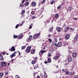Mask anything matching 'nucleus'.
<instances>
[{
    "instance_id": "a211bd4d",
    "label": "nucleus",
    "mask_w": 78,
    "mask_h": 78,
    "mask_svg": "<svg viewBox=\"0 0 78 78\" xmlns=\"http://www.w3.org/2000/svg\"><path fill=\"white\" fill-rule=\"evenodd\" d=\"M69 29V27L68 26L67 27H65V32L66 33L68 30Z\"/></svg>"
},
{
    "instance_id": "052dcab7",
    "label": "nucleus",
    "mask_w": 78,
    "mask_h": 78,
    "mask_svg": "<svg viewBox=\"0 0 78 78\" xmlns=\"http://www.w3.org/2000/svg\"><path fill=\"white\" fill-rule=\"evenodd\" d=\"M36 75V73H34L33 74L34 76H35Z\"/></svg>"
},
{
    "instance_id": "a19ab883",
    "label": "nucleus",
    "mask_w": 78,
    "mask_h": 78,
    "mask_svg": "<svg viewBox=\"0 0 78 78\" xmlns=\"http://www.w3.org/2000/svg\"><path fill=\"white\" fill-rule=\"evenodd\" d=\"M77 38L76 37H75L74 39V41H77Z\"/></svg>"
},
{
    "instance_id": "bb28decb",
    "label": "nucleus",
    "mask_w": 78,
    "mask_h": 78,
    "mask_svg": "<svg viewBox=\"0 0 78 78\" xmlns=\"http://www.w3.org/2000/svg\"><path fill=\"white\" fill-rule=\"evenodd\" d=\"M68 11H71L72 9L71 7H69L68 8Z\"/></svg>"
},
{
    "instance_id": "680f3d73",
    "label": "nucleus",
    "mask_w": 78,
    "mask_h": 78,
    "mask_svg": "<svg viewBox=\"0 0 78 78\" xmlns=\"http://www.w3.org/2000/svg\"><path fill=\"white\" fill-rule=\"evenodd\" d=\"M31 28H32V26H30L29 27V29H31Z\"/></svg>"
},
{
    "instance_id": "c756f323",
    "label": "nucleus",
    "mask_w": 78,
    "mask_h": 78,
    "mask_svg": "<svg viewBox=\"0 0 78 78\" xmlns=\"http://www.w3.org/2000/svg\"><path fill=\"white\" fill-rule=\"evenodd\" d=\"M44 78H47L48 77V76H47V74L45 73L44 75Z\"/></svg>"
},
{
    "instance_id": "f3484780",
    "label": "nucleus",
    "mask_w": 78,
    "mask_h": 78,
    "mask_svg": "<svg viewBox=\"0 0 78 78\" xmlns=\"http://www.w3.org/2000/svg\"><path fill=\"white\" fill-rule=\"evenodd\" d=\"M16 56V54H15L14 53H13L12 55H10V57L11 58H12L13 57Z\"/></svg>"
},
{
    "instance_id": "a18cd8bd",
    "label": "nucleus",
    "mask_w": 78,
    "mask_h": 78,
    "mask_svg": "<svg viewBox=\"0 0 78 78\" xmlns=\"http://www.w3.org/2000/svg\"><path fill=\"white\" fill-rule=\"evenodd\" d=\"M15 77H16V78H20V76H19V75H17L15 76Z\"/></svg>"
},
{
    "instance_id": "a878e982",
    "label": "nucleus",
    "mask_w": 78,
    "mask_h": 78,
    "mask_svg": "<svg viewBox=\"0 0 78 78\" xmlns=\"http://www.w3.org/2000/svg\"><path fill=\"white\" fill-rule=\"evenodd\" d=\"M69 44L67 43H63V45L64 47H66L67 45H68Z\"/></svg>"
},
{
    "instance_id": "2f4dec72",
    "label": "nucleus",
    "mask_w": 78,
    "mask_h": 78,
    "mask_svg": "<svg viewBox=\"0 0 78 78\" xmlns=\"http://www.w3.org/2000/svg\"><path fill=\"white\" fill-rule=\"evenodd\" d=\"M55 1H53V0L51 1V5H53V4L54 3H55Z\"/></svg>"
},
{
    "instance_id": "79ce46f5",
    "label": "nucleus",
    "mask_w": 78,
    "mask_h": 78,
    "mask_svg": "<svg viewBox=\"0 0 78 78\" xmlns=\"http://www.w3.org/2000/svg\"><path fill=\"white\" fill-rule=\"evenodd\" d=\"M70 30H71V31H74V30H75V29H73L72 27H70Z\"/></svg>"
},
{
    "instance_id": "58836bf2",
    "label": "nucleus",
    "mask_w": 78,
    "mask_h": 78,
    "mask_svg": "<svg viewBox=\"0 0 78 78\" xmlns=\"http://www.w3.org/2000/svg\"><path fill=\"white\" fill-rule=\"evenodd\" d=\"M19 26V24L17 25L15 27V28H18V27Z\"/></svg>"
},
{
    "instance_id": "6e6d98bb",
    "label": "nucleus",
    "mask_w": 78,
    "mask_h": 78,
    "mask_svg": "<svg viewBox=\"0 0 78 78\" xmlns=\"http://www.w3.org/2000/svg\"><path fill=\"white\" fill-rule=\"evenodd\" d=\"M44 64H47L48 63V62L47 61H44Z\"/></svg>"
},
{
    "instance_id": "39448f33",
    "label": "nucleus",
    "mask_w": 78,
    "mask_h": 78,
    "mask_svg": "<svg viewBox=\"0 0 78 78\" xmlns=\"http://www.w3.org/2000/svg\"><path fill=\"white\" fill-rule=\"evenodd\" d=\"M59 56H60V55L54 56L53 57V59H58L59 58Z\"/></svg>"
},
{
    "instance_id": "49530a36",
    "label": "nucleus",
    "mask_w": 78,
    "mask_h": 78,
    "mask_svg": "<svg viewBox=\"0 0 78 78\" xmlns=\"http://www.w3.org/2000/svg\"><path fill=\"white\" fill-rule=\"evenodd\" d=\"M69 75H72V76H73V73L72 72L69 73Z\"/></svg>"
},
{
    "instance_id": "9b49d317",
    "label": "nucleus",
    "mask_w": 78,
    "mask_h": 78,
    "mask_svg": "<svg viewBox=\"0 0 78 78\" xmlns=\"http://www.w3.org/2000/svg\"><path fill=\"white\" fill-rule=\"evenodd\" d=\"M69 37H70V35L67 34L65 35V39H66V40H67L69 39Z\"/></svg>"
},
{
    "instance_id": "6ab92c4d",
    "label": "nucleus",
    "mask_w": 78,
    "mask_h": 78,
    "mask_svg": "<svg viewBox=\"0 0 78 78\" xmlns=\"http://www.w3.org/2000/svg\"><path fill=\"white\" fill-rule=\"evenodd\" d=\"M48 63H50L51 62V58H48Z\"/></svg>"
},
{
    "instance_id": "0e129e2a",
    "label": "nucleus",
    "mask_w": 78,
    "mask_h": 78,
    "mask_svg": "<svg viewBox=\"0 0 78 78\" xmlns=\"http://www.w3.org/2000/svg\"><path fill=\"white\" fill-rule=\"evenodd\" d=\"M2 54L3 55H5V52H2Z\"/></svg>"
},
{
    "instance_id": "1a4fd4ad",
    "label": "nucleus",
    "mask_w": 78,
    "mask_h": 78,
    "mask_svg": "<svg viewBox=\"0 0 78 78\" xmlns=\"http://www.w3.org/2000/svg\"><path fill=\"white\" fill-rule=\"evenodd\" d=\"M77 55V53L76 52H73L72 53L73 58H76Z\"/></svg>"
},
{
    "instance_id": "603ef678",
    "label": "nucleus",
    "mask_w": 78,
    "mask_h": 78,
    "mask_svg": "<svg viewBox=\"0 0 78 78\" xmlns=\"http://www.w3.org/2000/svg\"><path fill=\"white\" fill-rule=\"evenodd\" d=\"M66 75H68L69 73V71H66Z\"/></svg>"
},
{
    "instance_id": "ddd939ff",
    "label": "nucleus",
    "mask_w": 78,
    "mask_h": 78,
    "mask_svg": "<svg viewBox=\"0 0 78 78\" xmlns=\"http://www.w3.org/2000/svg\"><path fill=\"white\" fill-rule=\"evenodd\" d=\"M32 37H33V36L32 35H30L29 36V38H27V42H29V41H30V40L32 38Z\"/></svg>"
},
{
    "instance_id": "e433bc0d",
    "label": "nucleus",
    "mask_w": 78,
    "mask_h": 78,
    "mask_svg": "<svg viewBox=\"0 0 78 78\" xmlns=\"http://www.w3.org/2000/svg\"><path fill=\"white\" fill-rule=\"evenodd\" d=\"M45 1H46V0H43L42 2V4H44V3H45Z\"/></svg>"
},
{
    "instance_id": "ea45409f",
    "label": "nucleus",
    "mask_w": 78,
    "mask_h": 78,
    "mask_svg": "<svg viewBox=\"0 0 78 78\" xmlns=\"http://www.w3.org/2000/svg\"><path fill=\"white\" fill-rule=\"evenodd\" d=\"M36 18V16H32V17L31 18V19H35Z\"/></svg>"
},
{
    "instance_id": "c9c22d12",
    "label": "nucleus",
    "mask_w": 78,
    "mask_h": 78,
    "mask_svg": "<svg viewBox=\"0 0 78 78\" xmlns=\"http://www.w3.org/2000/svg\"><path fill=\"white\" fill-rule=\"evenodd\" d=\"M0 76H3V73H0Z\"/></svg>"
},
{
    "instance_id": "4c0bfd02",
    "label": "nucleus",
    "mask_w": 78,
    "mask_h": 78,
    "mask_svg": "<svg viewBox=\"0 0 78 78\" xmlns=\"http://www.w3.org/2000/svg\"><path fill=\"white\" fill-rule=\"evenodd\" d=\"M61 8V6L60 5L58 6L57 7V9H60Z\"/></svg>"
},
{
    "instance_id": "6e6552de",
    "label": "nucleus",
    "mask_w": 78,
    "mask_h": 78,
    "mask_svg": "<svg viewBox=\"0 0 78 78\" xmlns=\"http://www.w3.org/2000/svg\"><path fill=\"white\" fill-rule=\"evenodd\" d=\"M6 65V62H2L1 63V67H3V66H5Z\"/></svg>"
},
{
    "instance_id": "20e7f679",
    "label": "nucleus",
    "mask_w": 78,
    "mask_h": 78,
    "mask_svg": "<svg viewBox=\"0 0 78 78\" xmlns=\"http://www.w3.org/2000/svg\"><path fill=\"white\" fill-rule=\"evenodd\" d=\"M46 52V50H44L43 51V50H41L39 52V54L40 56H42L43 54V53H45Z\"/></svg>"
},
{
    "instance_id": "423d86ee",
    "label": "nucleus",
    "mask_w": 78,
    "mask_h": 78,
    "mask_svg": "<svg viewBox=\"0 0 78 78\" xmlns=\"http://www.w3.org/2000/svg\"><path fill=\"white\" fill-rule=\"evenodd\" d=\"M56 30L57 31H58V33H59V32H61V27H57L56 28Z\"/></svg>"
},
{
    "instance_id": "864d4df0",
    "label": "nucleus",
    "mask_w": 78,
    "mask_h": 78,
    "mask_svg": "<svg viewBox=\"0 0 78 78\" xmlns=\"http://www.w3.org/2000/svg\"><path fill=\"white\" fill-rule=\"evenodd\" d=\"M62 72H66V71H65V69H63L62 70Z\"/></svg>"
},
{
    "instance_id": "473e14b6",
    "label": "nucleus",
    "mask_w": 78,
    "mask_h": 78,
    "mask_svg": "<svg viewBox=\"0 0 78 78\" xmlns=\"http://www.w3.org/2000/svg\"><path fill=\"white\" fill-rule=\"evenodd\" d=\"M17 37H18V36L17 35H13V38H14V39H16L17 38Z\"/></svg>"
},
{
    "instance_id": "774afa93",
    "label": "nucleus",
    "mask_w": 78,
    "mask_h": 78,
    "mask_svg": "<svg viewBox=\"0 0 78 78\" xmlns=\"http://www.w3.org/2000/svg\"><path fill=\"white\" fill-rule=\"evenodd\" d=\"M61 5H64V2H62L61 4Z\"/></svg>"
},
{
    "instance_id": "393cba45",
    "label": "nucleus",
    "mask_w": 78,
    "mask_h": 78,
    "mask_svg": "<svg viewBox=\"0 0 78 78\" xmlns=\"http://www.w3.org/2000/svg\"><path fill=\"white\" fill-rule=\"evenodd\" d=\"M53 27H51L49 29V31L50 32H51L53 31Z\"/></svg>"
},
{
    "instance_id": "7c9ffc66",
    "label": "nucleus",
    "mask_w": 78,
    "mask_h": 78,
    "mask_svg": "<svg viewBox=\"0 0 78 78\" xmlns=\"http://www.w3.org/2000/svg\"><path fill=\"white\" fill-rule=\"evenodd\" d=\"M55 17L56 18H58L59 17V14H56L55 15Z\"/></svg>"
},
{
    "instance_id": "aec40b11",
    "label": "nucleus",
    "mask_w": 78,
    "mask_h": 78,
    "mask_svg": "<svg viewBox=\"0 0 78 78\" xmlns=\"http://www.w3.org/2000/svg\"><path fill=\"white\" fill-rule=\"evenodd\" d=\"M57 51L56 49H54L53 48H52L51 49V52L52 53H53L54 51Z\"/></svg>"
},
{
    "instance_id": "5701e85b",
    "label": "nucleus",
    "mask_w": 78,
    "mask_h": 78,
    "mask_svg": "<svg viewBox=\"0 0 78 78\" xmlns=\"http://www.w3.org/2000/svg\"><path fill=\"white\" fill-rule=\"evenodd\" d=\"M29 4H30V3L29 2H27L24 4V5H25V6H28L29 5Z\"/></svg>"
},
{
    "instance_id": "37998d69",
    "label": "nucleus",
    "mask_w": 78,
    "mask_h": 78,
    "mask_svg": "<svg viewBox=\"0 0 78 78\" xmlns=\"http://www.w3.org/2000/svg\"><path fill=\"white\" fill-rule=\"evenodd\" d=\"M31 13L32 15H34V14L35 13V12H34V11H32L31 12Z\"/></svg>"
},
{
    "instance_id": "13d9d810",
    "label": "nucleus",
    "mask_w": 78,
    "mask_h": 78,
    "mask_svg": "<svg viewBox=\"0 0 78 78\" xmlns=\"http://www.w3.org/2000/svg\"><path fill=\"white\" fill-rule=\"evenodd\" d=\"M73 75H75V72H73Z\"/></svg>"
},
{
    "instance_id": "5fc2aeb1",
    "label": "nucleus",
    "mask_w": 78,
    "mask_h": 78,
    "mask_svg": "<svg viewBox=\"0 0 78 78\" xmlns=\"http://www.w3.org/2000/svg\"><path fill=\"white\" fill-rule=\"evenodd\" d=\"M75 37H76L77 38H78V34H76V35Z\"/></svg>"
},
{
    "instance_id": "412c9836",
    "label": "nucleus",
    "mask_w": 78,
    "mask_h": 78,
    "mask_svg": "<svg viewBox=\"0 0 78 78\" xmlns=\"http://www.w3.org/2000/svg\"><path fill=\"white\" fill-rule=\"evenodd\" d=\"M25 10H22L21 12L22 15H24L25 14Z\"/></svg>"
},
{
    "instance_id": "8fccbe9b",
    "label": "nucleus",
    "mask_w": 78,
    "mask_h": 78,
    "mask_svg": "<svg viewBox=\"0 0 78 78\" xmlns=\"http://www.w3.org/2000/svg\"><path fill=\"white\" fill-rule=\"evenodd\" d=\"M5 73V75H8L9 74V73H8V71H6Z\"/></svg>"
},
{
    "instance_id": "4be33fe9",
    "label": "nucleus",
    "mask_w": 78,
    "mask_h": 78,
    "mask_svg": "<svg viewBox=\"0 0 78 78\" xmlns=\"http://www.w3.org/2000/svg\"><path fill=\"white\" fill-rule=\"evenodd\" d=\"M34 67V69H36L38 67V65H36L34 66V65H33Z\"/></svg>"
},
{
    "instance_id": "de8ad7c7",
    "label": "nucleus",
    "mask_w": 78,
    "mask_h": 78,
    "mask_svg": "<svg viewBox=\"0 0 78 78\" xmlns=\"http://www.w3.org/2000/svg\"><path fill=\"white\" fill-rule=\"evenodd\" d=\"M52 34H49L48 35V37H51V36H52Z\"/></svg>"
},
{
    "instance_id": "0eeeda50",
    "label": "nucleus",
    "mask_w": 78,
    "mask_h": 78,
    "mask_svg": "<svg viewBox=\"0 0 78 78\" xmlns=\"http://www.w3.org/2000/svg\"><path fill=\"white\" fill-rule=\"evenodd\" d=\"M9 50L10 51H14L16 50V49H15L14 46H12V48H11V50L10 49H9Z\"/></svg>"
},
{
    "instance_id": "9d476101",
    "label": "nucleus",
    "mask_w": 78,
    "mask_h": 78,
    "mask_svg": "<svg viewBox=\"0 0 78 78\" xmlns=\"http://www.w3.org/2000/svg\"><path fill=\"white\" fill-rule=\"evenodd\" d=\"M72 58L71 57H68V63H69V62H72Z\"/></svg>"
},
{
    "instance_id": "7ed1b4c3",
    "label": "nucleus",
    "mask_w": 78,
    "mask_h": 78,
    "mask_svg": "<svg viewBox=\"0 0 78 78\" xmlns=\"http://www.w3.org/2000/svg\"><path fill=\"white\" fill-rule=\"evenodd\" d=\"M31 47H32V46H29L25 50L26 53H30V52L31 51Z\"/></svg>"
},
{
    "instance_id": "3c124183",
    "label": "nucleus",
    "mask_w": 78,
    "mask_h": 78,
    "mask_svg": "<svg viewBox=\"0 0 78 78\" xmlns=\"http://www.w3.org/2000/svg\"><path fill=\"white\" fill-rule=\"evenodd\" d=\"M13 61H14V59H12L10 61V62H12V63H13L14 62H13Z\"/></svg>"
},
{
    "instance_id": "09e8293b",
    "label": "nucleus",
    "mask_w": 78,
    "mask_h": 78,
    "mask_svg": "<svg viewBox=\"0 0 78 78\" xmlns=\"http://www.w3.org/2000/svg\"><path fill=\"white\" fill-rule=\"evenodd\" d=\"M48 56H49V57H51V54H50V53L48 54Z\"/></svg>"
},
{
    "instance_id": "c03bdc74",
    "label": "nucleus",
    "mask_w": 78,
    "mask_h": 78,
    "mask_svg": "<svg viewBox=\"0 0 78 78\" xmlns=\"http://www.w3.org/2000/svg\"><path fill=\"white\" fill-rule=\"evenodd\" d=\"M48 40L49 41L50 43H51V42H52V40H51V39H49Z\"/></svg>"
},
{
    "instance_id": "c85d7f7f",
    "label": "nucleus",
    "mask_w": 78,
    "mask_h": 78,
    "mask_svg": "<svg viewBox=\"0 0 78 78\" xmlns=\"http://www.w3.org/2000/svg\"><path fill=\"white\" fill-rule=\"evenodd\" d=\"M53 42H55H55H58V39L57 38H55L54 39V41Z\"/></svg>"
},
{
    "instance_id": "bf43d9fd",
    "label": "nucleus",
    "mask_w": 78,
    "mask_h": 78,
    "mask_svg": "<svg viewBox=\"0 0 78 78\" xmlns=\"http://www.w3.org/2000/svg\"><path fill=\"white\" fill-rule=\"evenodd\" d=\"M59 40H60V41L62 40V38L61 37H60L59 38Z\"/></svg>"
},
{
    "instance_id": "f257e3e1",
    "label": "nucleus",
    "mask_w": 78,
    "mask_h": 78,
    "mask_svg": "<svg viewBox=\"0 0 78 78\" xmlns=\"http://www.w3.org/2000/svg\"><path fill=\"white\" fill-rule=\"evenodd\" d=\"M53 44L56 47H60L62 46V42H59L58 44L56 43H55V42H53Z\"/></svg>"
},
{
    "instance_id": "72a5a7b5",
    "label": "nucleus",
    "mask_w": 78,
    "mask_h": 78,
    "mask_svg": "<svg viewBox=\"0 0 78 78\" xmlns=\"http://www.w3.org/2000/svg\"><path fill=\"white\" fill-rule=\"evenodd\" d=\"M34 59L35 61H37L38 59V58H37V57H35L34 58Z\"/></svg>"
},
{
    "instance_id": "4d7b16f0",
    "label": "nucleus",
    "mask_w": 78,
    "mask_h": 78,
    "mask_svg": "<svg viewBox=\"0 0 78 78\" xmlns=\"http://www.w3.org/2000/svg\"><path fill=\"white\" fill-rule=\"evenodd\" d=\"M73 20H77V18H73Z\"/></svg>"
},
{
    "instance_id": "4468645a",
    "label": "nucleus",
    "mask_w": 78,
    "mask_h": 78,
    "mask_svg": "<svg viewBox=\"0 0 78 78\" xmlns=\"http://www.w3.org/2000/svg\"><path fill=\"white\" fill-rule=\"evenodd\" d=\"M32 6L34 7H35L36 6V3L35 2H33L32 3Z\"/></svg>"
},
{
    "instance_id": "f704fd0d",
    "label": "nucleus",
    "mask_w": 78,
    "mask_h": 78,
    "mask_svg": "<svg viewBox=\"0 0 78 78\" xmlns=\"http://www.w3.org/2000/svg\"><path fill=\"white\" fill-rule=\"evenodd\" d=\"M73 78H78V75H76L73 76Z\"/></svg>"
},
{
    "instance_id": "f03ea898",
    "label": "nucleus",
    "mask_w": 78,
    "mask_h": 78,
    "mask_svg": "<svg viewBox=\"0 0 78 78\" xmlns=\"http://www.w3.org/2000/svg\"><path fill=\"white\" fill-rule=\"evenodd\" d=\"M40 35H41V32H39L37 34H35L33 35V38L34 39H35L37 38L38 37H39V36H40Z\"/></svg>"
},
{
    "instance_id": "f8f14e48",
    "label": "nucleus",
    "mask_w": 78,
    "mask_h": 78,
    "mask_svg": "<svg viewBox=\"0 0 78 78\" xmlns=\"http://www.w3.org/2000/svg\"><path fill=\"white\" fill-rule=\"evenodd\" d=\"M23 33H21L19 35V38L20 39H22L23 37Z\"/></svg>"
},
{
    "instance_id": "dca6fc26",
    "label": "nucleus",
    "mask_w": 78,
    "mask_h": 78,
    "mask_svg": "<svg viewBox=\"0 0 78 78\" xmlns=\"http://www.w3.org/2000/svg\"><path fill=\"white\" fill-rule=\"evenodd\" d=\"M0 60L1 61H4V58H3V56L2 55V54H0Z\"/></svg>"
},
{
    "instance_id": "cd10ccee",
    "label": "nucleus",
    "mask_w": 78,
    "mask_h": 78,
    "mask_svg": "<svg viewBox=\"0 0 78 78\" xmlns=\"http://www.w3.org/2000/svg\"><path fill=\"white\" fill-rule=\"evenodd\" d=\"M32 64H36V62L34 60H32L31 62Z\"/></svg>"
},
{
    "instance_id": "2eb2a0df",
    "label": "nucleus",
    "mask_w": 78,
    "mask_h": 78,
    "mask_svg": "<svg viewBox=\"0 0 78 78\" xmlns=\"http://www.w3.org/2000/svg\"><path fill=\"white\" fill-rule=\"evenodd\" d=\"M35 51L36 49H33L31 51V54H34Z\"/></svg>"
},
{
    "instance_id": "e2e57ef3",
    "label": "nucleus",
    "mask_w": 78,
    "mask_h": 78,
    "mask_svg": "<svg viewBox=\"0 0 78 78\" xmlns=\"http://www.w3.org/2000/svg\"><path fill=\"white\" fill-rule=\"evenodd\" d=\"M25 0H23V1L22 2V3H23L25 2Z\"/></svg>"
},
{
    "instance_id": "b1692460",
    "label": "nucleus",
    "mask_w": 78,
    "mask_h": 78,
    "mask_svg": "<svg viewBox=\"0 0 78 78\" xmlns=\"http://www.w3.org/2000/svg\"><path fill=\"white\" fill-rule=\"evenodd\" d=\"M26 47H27V45H24V46H22L21 47L22 50H24V49H25V48H26Z\"/></svg>"
},
{
    "instance_id": "338daca9",
    "label": "nucleus",
    "mask_w": 78,
    "mask_h": 78,
    "mask_svg": "<svg viewBox=\"0 0 78 78\" xmlns=\"http://www.w3.org/2000/svg\"><path fill=\"white\" fill-rule=\"evenodd\" d=\"M36 78H41V77H40V76H37Z\"/></svg>"
},
{
    "instance_id": "69168bd1",
    "label": "nucleus",
    "mask_w": 78,
    "mask_h": 78,
    "mask_svg": "<svg viewBox=\"0 0 78 78\" xmlns=\"http://www.w3.org/2000/svg\"><path fill=\"white\" fill-rule=\"evenodd\" d=\"M19 53V56H20V52L19 51H17Z\"/></svg>"
}]
</instances>
